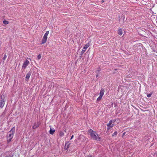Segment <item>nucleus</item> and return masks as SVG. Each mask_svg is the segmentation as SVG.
<instances>
[{"mask_svg": "<svg viewBox=\"0 0 157 157\" xmlns=\"http://www.w3.org/2000/svg\"><path fill=\"white\" fill-rule=\"evenodd\" d=\"M89 133H90L91 138L94 140L100 141L101 138L98 136L96 132L90 129L89 130Z\"/></svg>", "mask_w": 157, "mask_h": 157, "instance_id": "nucleus-2", "label": "nucleus"}, {"mask_svg": "<svg viewBox=\"0 0 157 157\" xmlns=\"http://www.w3.org/2000/svg\"><path fill=\"white\" fill-rule=\"evenodd\" d=\"M39 126V123L37 122V123H35L34 125L33 126V129H35L37 128Z\"/></svg>", "mask_w": 157, "mask_h": 157, "instance_id": "nucleus-9", "label": "nucleus"}, {"mask_svg": "<svg viewBox=\"0 0 157 157\" xmlns=\"http://www.w3.org/2000/svg\"><path fill=\"white\" fill-rule=\"evenodd\" d=\"M41 56L39 54V55H38V56H37V58L38 59H40L41 58Z\"/></svg>", "mask_w": 157, "mask_h": 157, "instance_id": "nucleus-19", "label": "nucleus"}, {"mask_svg": "<svg viewBox=\"0 0 157 157\" xmlns=\"http://www.w3.org/2000/svg\"><path fill=\"white\" fill-rule=\"evenodd\" d=\"M118 34L119 35H121L122 34V29H119L118 30Z\"/></svg>", "mask_w": 157, "mask_h": 157, "instance_id": "nucleus-13", "label": "nucleus"}, {"mask_svg": "<svg viewBox=\"0 0 157 157\" xmlns=\"http://www.w3.org/2000/svg\"><path fill=\"white\" fill-rule=\"evenodd\" d=\"M3 23L4 24H5V25L8 24L9 23L8 21H6V20H4V21H3Z\"/></svg>", "mask_w": 157, "mask_h": 157, "instance_id": "nucleus-15", "label": "nucleus"}, {"mask_svg": "<svg viewBox=\"0 0 157 157\" xmlns=\"http://www.w3.org/2000/svg\"><path fill=\"white\" fill-rule=\"evenodd\" d=\"M51 126H49V127L50 128V129L49 131V132L50 134H51V135H53L54 134V133L55 132V130L54 128L52 129L51 128Z\"/></svg>", "mask_w": 157, "mask_h": 157, "instance_id": "nucleus-8", "label": "nucleus"}, {"mask_svg": "<svg viewBox=\"0 0 157 157\" xmlns=\"http://www.w3.org/2000/svg\"><path fill=\"white\" fill-rule=\"evenodd\" d=\"M152 95V93H151L150 94H148L147 95V96L148 98L151 97Z\"/></svg>", "mask_w": 157, "mask_h": 157, "instance_id": "nucleus-18", "label": "nucleus"}, {"mask_svg": "<svg viewBox=\"0 0 157 157\" xmlns=\"http://www.w3.org/2000/svg\"><path fill=\"white\" fill-rule=\"evenodd\" d=\"M15 128L14 127L12 128L10 131L8 132L6 136L7 139V143H9L11 142L13 138L15 131Z\"/></svg>", "mask_w": 157, "mask_h": 157, "instance_id": "nucleus-1", "label": "nucleus"}, {"mask_svg": "<svg viewBox=\"0 0 157 157\" xmlns=\"http://www.w3.org/2000/svg\"><path fill=\"white\" fill-rule=\"evenodd\" d=\"M7 57V56L6 55H5L3 57V59L5 60Z\"/></svg>", "mask_w": 157, "mask_h": 157, "instance_id": "nucleus-20", "label": "nucleus"}, {"mask_svg": "<svg viewBox=\"0 0 157 157\" xmlns=\"http://www.w3.org/2000/svg\"><path fill=\"white\" fill-rule=\"evenodd\" d=\"M29 63V62L27 60H26L22 66V68L25 69Z\"/></svg>", "mask_w": 157, "mask_h": 157, "instance_id": "nucleus-6", "label": "nucleus"}, {"mask_svg": "<svg viewBox=\"0 0 157 157\" xmlns=\"http://www.w3.org/2000/svg\"><path fill=\"white\" fill-rule=\"evenodd\" d=\"M5 104V101L3 99L2 96H1L0 101V107L2 108Z\"/></svg>", "mask_w": 157, "mask_h": 157, "instance_id": "nucleus-4", "label": "nucleus"}, {"mask_svg": "<svg viewBox=\"0 0 157 157\" xmlns=\"http://www.w3.org/2000/svg\"><path fill=\"white\" fill-rule=\"evenodd\" d=\"M125 132L123 133V134L122 136H123L125 135Z\"/></svg>", "mask_w": 157, "mask_h": 157, "instance_id": "nucleus-22", "label": "nucleus"}, {"mask_svg": "<svg viewBox=\"0 0 157 157\" xmlns=\"http://www.w3.org/2000/svg\"><path fill=\"white\" fill-rule=\"evenodd\" d=\"M70 144L69 142H67L65 144L64 148L65 150H66L69 147Z\"/></svg>", "mask_w": 157, "mask_h": 157, "instance_id": "nucleus-10", "label": "nucleus"}, {"mask_svg": "<svg viewBox=\"0 0 157 157\" xmlns=\"http://www.w3.org/2000/svg\"><path fill=\"white\" fill-rule=\"evenodd\" d=\"M87 157H92L90 156H88Z\"/></svg>", "mask_w": 157, "mask_h": 157, "instance_id": "nucleus-24", "label": "nucleus"}, {"mask_svg": "<svg viewBox=\"0 0 157 157\" xmlns=\"http://www.w3.org/2000/svg\"><path fill=\"white\" fill-rule=\"evenodd\" d=\"M104 2V1H102V2Z\"/></svg>", "mask_w": 157, "mask_h": 157, "instance_id": "nucleus-25", "label": "nucleus"}, {"mask_svg": "<svg viewBox=\"0 0 157 157\" xmlns=\"http://www.w3.org/2000/svg\"><path fill=\"white\" fill-rule=\"evenodd\" d=\"M89 45L88 44H86L85 45L84 47L83 48L82 51L81 52V55H82L85 52L86 49L89 47Z\"/></svg>", "mask_w": 157, "mask_h": 157, "instance_id": "nucleus-5", "label": "nucleus"}, {"mask_svg": "<svg viewBox=\"0 0 157 157\" xmlns=\"http://www.w3.org/2000/svg\"><path fill=\"white\" fill-rule=\"evenodd\" d=\"M73 137H74V136H73V135H72V136H71V140L73 138Z\"/></svg>", "mask_w": 157, "mask_h": 157, "instance_id": "nucleus-21", "label": "nucleus"}, {"mask_svg": "<svg viewBox=\"0 0 157 157\" xmlns=\"http://www.w3.org/2000/svg\"><path fill=\"white\" fill-rule=\"evenodd\" d=\"M102 97V96L100 95L99 96V97L97 99V101H100Z\"/></svg>", "mask_w": 157, "mask_h": 157, "instance_id": "nucleus-14", "label": "nucleus"}, {"mask_svg": "<svg viewBox=\"0 0 157 157\" xmlns=\"http://www.w3.org/2000/svg\"><path fill=\"white\" fill-rule=\"evenodd\" d=\"M112 123V120H110L109 123L107 124V126L108 127V129H109L110 128H112L113 126V125H111V124Z\"/></svg>", "mask_w": 157, "mask_h": 157, "instance_id": "nucleus-7", "label": "nucleus"}, {"mask_svg": "<svg viewBox=\"0 0 157 157\" xmlns=\"http://www.w3.org/2000/svg\"><path fill=\"white\" fill-rule=\"evenodd\" d=\"M49 33V31H47L44 34L43 38L42 39V44H44L46 43V42L47 38V36Z\"/></svg>", "mask_w": 157, "mask_h": 157, "instance_id": "nucleus-3", "label": "nucleus"}, {"mask_svg": "<svg viewBox=\"0 0 157 157\" xmlns=\"http://www.w3.org/2000/svg\"><path fill=\"white\" fill-rule=\"evenodd\" d=\"M117 134V131L115 132L112 135L113 136H116Z\"/></svg>", "mask_w": 157, "mask_h": 157, "instance_id": "nucleus-16", "label": "nucleus"}, {"mask_svg": "<svg viewBox=\"0 0 157 157\" xmlns=\"http://www.w3.org/2000/svg\"><path fill=\"white\" fill-rule=\"evenodd\" d=\"M101 70L100 68H98V69L96 71V73L97 74H98L99 73V72Z\"/></svg>", "mask_w": 157, "mask_h": 157, "instance_id": "nucleus-17", "label": "nucleus"}, {"mask_svg": "<svg viewBox=\"0 0 157 157\" xmlns=\"http://www.w3.org/2000/svg\"><path fill=\"white\" fill-rule=\"evenodd\" d=\"M104 89H101L100 92V95L103 96L104 94Z\"/></svg>", "mask_w": 157, "mask_h": 157, "instance_id": "nucleus-11", "label": "nucleus"}, {"mask_svg": "<svg viewBox=\"0 0 157 157\" xmlns=\"http://www.w3.org/2000/svg\"><path fill=\"white\" fill-rule=\"evenodd\" d=\"M157 155V153H156V155Z\"/></svg>", "mask_w": 157, "mask_h": 157, "instance_id": "nucleus-26", "label": "nucleus"}, {"mask_svg": "<svg viewBox=\"0 0 157 157\" xmlns=\"http://www.w3.org/2000/svg\"><path fill=\"white\" fill-rule=\"evenodd\" d=\"M98 76V74L96 75V77H97Z\"/></svg>", "mask_w": 157, "mask_h": 157, "instance_id": "nucleus-23", "label": "nucleus"}, {"mask_svg": "<svg viewBox=\"0 0 157 157\" xmlns=\"http://www.w3.org/2000/svg\"><path fill=\"white\" fill-rule=\"evenodd\" d=\"M30 74L29 73L27 74L26 75V77H25L26 80H28L29 79V78L30 77Z\"/></svg>", "mask_w": 157, "mask_h": 157, "instance_id": "nucleus-12", "label": "nucleus"}]
</instances>
